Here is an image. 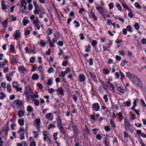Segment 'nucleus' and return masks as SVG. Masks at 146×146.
Instances as JSON below:
<instances>
[{
	"label": "nucleus",
	"mask_w": 146,
	"mask_h": 146,
	"mask_svg": "<svg viewBox=\"0 0 146 146\" xmlns=\"http://www.w3.org/2000/svg\"><path fill=\"white\" fill-rule=\"evenodd\" d=\"M132 80L138 86L140 87H141L142 86L141 82L139 79L138 78L137 76L135 75V76L133 78Z\"/></svg>",
	"instance_id": "obj_1"
},
{
	"label": "nucleus",
	"mask_w": 146,
	"mask_h": 146,
	"mask_svg": "<svg viewBox=\"0 0 146 146\" xmlns=\"http://www.w3.org/2000/svg\"><path fill=\"white\" fill-rule=\"evenodd\" d=\"M15 34L14 36L15 39L17 40L19 39L20 37V32L19 30H17L15 32Z\"/></svg>",
	"instance_id": "obj_2"
},
{
	"label": "nucleus",
	"mask_w": 146,
	"mask_h": 146,
	"mask_svg": "<svg viewBox=\"0 0 146 146\" xmlns=\"http://www.w3.org/2000/svg\"><path fill=\"white\" fill-rule=\"evenodd\" d=\"M35 126L36 127V128L39 131H40V118L37 119L35 120Z\"/></svg>",
	"instance_id": "obj_3"
},
{
	"label": "nucleus",
	"mask_w": 146,
	"mask_h": 146,
	"mask_svg": "<svg viewBox=\"0 0 146 146\" xmlns=\"http://www.w3.org/2000/svg\"><path fill=\"white\" fill-rule=\"evenodd\" d=\"M92 106L93 109L96 111H98L100 109V106L98 103L93 104Z\"/></svg>",
	"instance_id": "obj_4"
},
{
	"label": "nucleus",
	"mask_w": 146,
	"mask_h": 146,
	"mask_svg": "<svg viewBox=\"0 0 146 146\" xmlns=\"http://www.w3.org/2000/svg\"><path fill=\"white\" fill-rule=\"evenodd\" d=\"M124 125L125 128L128 130L130 129L129 123L128 120L125 118H124Z\"/></svg>",
	"instance_id": "obj_5"
},
{
	"label": "nucleus",
	"mask_w": 146,
	"mask_h": 146,
	"mask_svg": "<svg viewBox=\"0 0 146 146\" xmlns=\"http://www.w3.org/2000/svg\"><path fill=\"white\" fill-rule=\"evenodd\" d=\"M1 6L2 7V9L3 10L9 8V6L7 5H6L5 4V1L4 0H1Z\"/></svg>",
	"instance_id": "obj_6"
},
{
	"label": "nucleus",
	"mask_w": 146,
	"mask_h": 146,
	"mask_svg": "<svg viewBox=\"0 0 146 146\" xmlns=\"http://www.w3.org/2000/svg\"><path fill=\"white\" fill-rule=\"evenodd\" d=\"M126 76L132 80L133 78L135 76V75L133 74H131L129 72H127L126 73Z\"/></svg>",
	"instance_id": "obj_7"
},
{
	"label": "nucleus",
	"mask_w": 146,
	"mask_h": 146,
	"mask_svg": "<svg viewBox=\"0 0 146 146\" xmlns=\"http://www.w3.org/2000/svg\"><path fill=\"white\" fill-rule=\"evenodd\" d=\"M96 9L101 14L103 15V12L102 10H103L104 9L102 7H96Z\"/></svg>",
	"instance_id": "obj_8"
},
{
	"label": "nucleus",
	"mask_w": 146,
	"mask_h": 146,
	"mask_svg": "<svg viewBox=\"0 0 146 146\" xmlns=\"http://www.w3.org/2000/svg\"><path fill=\"white\" fill-rule=\"evenodd\" d=\"M14 102L16 104L17 106H20L22 105L23 104V103L21 101L19 100H15L14 101Z\"/></svg>",
	"instance_id": "obj_9"
},
{
	"label": "nucleus",
	"mask_w": 146,
	"mask_h": 146,
	"mask_svg": "<svg viewBox=\"0 0 146 146\" xmlns=\"http://www.w3.org/2000/svg\"><path fill=\"white\" fill-rule=\"evenodd\" d=\"M57 91L59 92L60 95L62 96H63L64 95V90L61 87L59 88L57 90Z\"/></svg>",
	"instance_id": "obj_10"
},
{
	"label": "nucleus",
	"mask_w": 146,
	"mask_h": 146,
	"mask_svg": "<svg viewBox=\"0 0 146 146\" xmlns=\"http://www.w3.org/2000/svg\"><path fill=\"white\" fill-rule=\"evenodd\" d=\"M38 76L37 74H34L32 76L31 78L33 80H36L38 79Z\"/></svg>",
	"instance_id": "obj_11"
},
{
	"label": "nucleus",
	"mask_w": 146,
	"mask_h": 146,
	"mask_svg": "<svg viewBox=\"0 0 146 146\" xmlns=\"http://www.w3.org/2000/svg\"><path fill=\"white\" fill-rule=\"evenodd\" d=\"M7 19L1 23L2 26L4 27V28H6L7 27Z\"/></svg>",
	"instance_id": "obj_12"
},
{
	"label": "nucleus",
	"mask_w": 146,
	"mask_h": 146,
	"mask_svg": "<svg viewBox=\"0 0 146 146\" xmlns=\"http://www.w3.org/2000/svg\"><path fill=\"white\" fill-rule=\"evenodd\" d=\"M24 115V112L22 110H19L18 112V115L20 117H21Z\"/></svg>",
	"instance_id": "obj_13"
},
{
	"label": "nucleus",
	"mask_w": 146,
	"mask_h": 146,
	"mask_svg": "<svg viewBox=\"0 0 146 146\" xmlns=\"http://www.w3.org/2000/svg\"><path fill=\"white\" fill-rule=\"evenodd\" d=\"M4 131V132H8L9 131V127L7 124L5 125L3 127V129L2 130Z\"/></svg>",
	"instance_id": "obj_14"
},
{
	"label": "nucleus",
	"mask_w": 146,
	"mask_h": 146,
	"mask_svg": "<svg viewBox=\"0 0 146 146\" xmlns=\"http://www.w3.org/2000/svg\"><path fill=\"white\" fill-rule=\"evenodd\" d=\"M90 15L92 18H93L95 21L97 20V19L96 16L94 12L92 11H91L90 12Z\"/></svg>",
	"instance_id": "obj_15"
},
{
	"label": "nucleus",
	"mask_w": 146,
	"mask_h": 146,
	"mask_svg": "<svg viewBox=\"0 0 146 146\" xmlns=\"http://www.w3.org/2000/svg\"><path fill=\"white\" fill-rule=\"evenodd\" d=\"M85 79V77L84 75H81L79 76V80L80 81H84Z\"/></svg>",
	"instance_id": "obj_16"
},
{
	"label": "nucleus",
	"mask_w": 146,
	"mask_h": 146,
	"mask_svg": "<svg viewBox=\"0 0 146 146\" xmlns=\"http://www.w3.org/2000/svg\"><path fill=\"white\" fill-rule=\"evenodd\" d=\"M90 74L93 80L95 82H97V80L96 78V75H93L91 72H90Z\"/></svg>",
	"instance_id": "obj_17"
},
{
	"label": "nucleus",
	"mask_w": 146,
	"mask_h": 146,
	"mask_svg": "<svg viewBox=\"0 0 146 146\" xmlns=\"http://www.w3.org/2000/svg\"><path fill=\"white\" fill-rule=\"evenodd\" d=\"M18 122L21 126H23L24 124V119H19L18 120Z\"/></svg>",
	"instance_id": "obj_18"
},
{
	"label": "nucleus",
	"mask_w": 146,
	"mask_h": 146,
	"mask_svg": "<svg viewBox=\"0 0 146 146\" xmlns=\"http://www.w3.org/2000/svg\"><path fill=\"white\" fill-rule=\"evenodd\" d=\"M33 108L30 106H29L27 107V110L29 112H32L33 111Z\"/></svg>",
	"instance_id": "obj_19"
},
{
	"label": "nucleus",
	"mask_w": 146,
	"mask_h": 146,
	"mask_svg": "<svg viewBox=\"0 0 146 146\" xmlns=\"http://www.w3.org/2000/svg\"><path fill=\"white\" fill-rule=\"evenodd\" d=\"M59 129L63 133L64 135L66 134L65 130L63 127L62 125H61L60 127H59Z\"/></svg>",
	"instance_id": "obj_20"
},
{
	"label": "nucleus",
	"mask_w": 146,
	"mask_h": 146,
	"mask_svg": "<svg viewBox=\"0 0 146 146\" xmlns=\"http://www.w3.org/2000/svg\"><path fill=\"white\" fill-rule=\"evenodd\" d=\"M126 29L128 31L131 33H132L133 32V30L132 29V27L130 25H128L127 26Z\"/></svg>",
	"instance_id": "obj_21"
},
{
	"label": "nucleus",
	"mask_w": 146,
	"mask_h": 146,
	"mask_svg": "<svg viewBox=\"0 0 146 146\" xmlns=\"http://www.w3.org/2000/svg\"><path fill=\"white\" fill-rule=\"evenodd\" d=\"M108 140V137H106L104 138V144L106 146H108V143L107 141Z\"/></svg>",
	"instance_id": "obj_22"
},
{
	"label": "nucleus",
	"mask_w": 146,
	"mask_h": 146,
	"mask_svg": "<svg viewBox=\"0 0 146 146\" xmlns=\"http://www.w3.org/2000/svg\"><path fill=\"white\" fill-rule=\"evenodd\" d=\"M48 41L50 47L54 46V42H52L49 38L48 39Z\"/></svg>",
	"instance_id": "obj_23"
},
{
	"label": "nucleus",
	"mask_w": 146,
	"mask_h": 146,
	"mask_svg": "<svg viewBox=\"0 0 146 146\" xmlns=\"http://www.w3.org/2000/svg\"><path fill=\"white\" fill-rule=\"evenodd\" d=\"M52 29L50 27L48 28L47 31V33L48 35H50L52 33Z\"/></svg>",
	"instance_id": "obj_24"
},
{
	"label": "nucleus",
	"mask_w": 146,
	"mask_h": 146,
	"mask_svg": "<svg viewBox=\"0 0 146 146\" xmlns=\"http://www.w3.org/2000/svg\"><path fill=\"white\" fill-rule=\"evenodd\" d=\"M117 90L119 92H120L122 93H124V89H123V88H122L121 87H118L117 88Z\"/></svg>",
	"instance_id": "obj_25"
},
{
	"label": "nucleus",
	"mask_w": 146,
	"mask_h": 146,
	"mask_svg": "<svg viewBox=\"0 0 146 146\" xmlns=\"http://www.w3.org/2000/svg\"><path fill=\"white\" fill-rule=\"evenodd\" d=\"M135 6L138 9H141V6L138 2H135L134 4Z\"/></svg>",
	"instance_id": "obj_26"
},
{
	"label": "nucleus",
	"mask_w": 146,
	"mask_h": 146,
	"mask_svg": "<svg viewBox=\"0 0 146 146\" xmlns=\"http://www.w3.org/2000/svg\"><path fill=\"white\" fill-rule=\"evenodd\" d=\"M123 104L124 105V106L125 107L126 106L129 107L130 106L131 104V103L130 102L128 101H127L125 103H124Z\"/></svg>",
	"instance_id": "obj_27"
},
{
	"label": "nucleus",
	"mask_w": 146,
	"mask_h": 146,
	"mask_svg": "<svg viewBox=\"0 0 146 146\" xmlns=\"http://www.w3.org/2000/svg\"><path fill=\"white\" fill-rule=\"evenodd\" d=\"M72 128L73 131L74 133H76L77 132V129L75 125L74 124L72 126Z\"/></svg>",
	"instance_id": "obj_28"
},
{
	"label": "nucleus",
	"mask_w": 146,
	"mask_h": 146,
	"mask_svg": "<svg viewBox=\"0 0 146 146\" xmlns=\"http://www.w3.org/2000/svg\"><path fill=\"white\" fill-rule=\"evenodd\" d=\"M21 8H22V7H23V10H21V12L23 13H25V10L27 9V7L26 6V5H22L21 6Z\"/></svg>",
	"instance_id": "obj_29"
},
{
	"label": "nucleus",
	"mask_w": 146,
	"mask_h": 146,
	"mask_svg": "<svg viewBox=\"0 0 146 146\" xmlns=\"http://www.w3.org/2000/svg\"><path fill=\"white\" fill-rule=\"evenodd\" d=\"M26 69L23 66H21L19 67V71H21V72H23L25 71Z\"/></svg>",
	"instance_id": "obj_30"
},
{
	"label": "nucleus",
	"mask_w": 146,
	"mask_h": 146,
	"mask_svg": "<svg viewBox=\"0 0 146 146\" xmlns=\"http://www.w3.org/2000/svg\"><path fill=\"white\" fill-rule=\"evenodd\" d=\"M110 123L111 127L114 128L115 127V125L114 123V121L112 119H111L110 121Z\"/></svg>",
	"instance_id": "obj_31"
},
{
	"label": "nucleus",
	"mask_w": 146,
	"mask_h": 146,
	"mask_svg": "<svg viewBox=\"0 0 146 146\" xmlns=\"http://www.w3.org/2000/svg\"><path fill=\"white\" fill-rule=\"evenodd\" d=\"M30 23V21H29L28 20H23V24L24 26H26L27 24L28 23Z\"/></svg>",
	"instance_id": "obj_32"
},
{
	"label": "nucleus",
	"mask_w": 146,
	"mask_h": 146,
	"mask_svg": "<svg viewBox=\"0 0 146 146\" xmlns=\"http://www.w3.org/2000/svg\"><path fill=\"white\" fill-rule=\"evenodd\" d=\"M74 24H76V25H75V27H79L80 25V24L79 23V22L78 21H77L76 20H75L74 21Z\"/></svg>",
	"instance_id": "obj_33"
},
{
	"label": "nucleus",
	"mask_w": 146,
	"mask_h": 146,
	"mask_svg": "<svg viewBox=\"0 0 146 146\" xmlns=\"http://www.w3.org/2000/svg\"><path fill=\"white\" fill-rule=\"evenodd\" d=\"M134 27L136 29L138 30L139 28V25L138 23H136L134 25Z\"/></svg>",
	"instance_id": "obj_34"
},
{
	"label": "nucleus",
	"mask_w": 146,
	"mask_h": 146,
	"mask_svg": "<svg viewBox=\"0 0 146 146\" xmlns=\"http://www.w3.org/2000/svg\"><path fill=\"white\" fill-rule=\"evenodd\" d=\"M54 71V70L52 67H50L47 70V72L49 73H50L52 72H53Z\"/></svg>",
	"instance_id": "obj_35"
},
{
	"label": "nucleus",
	"mask_w": 146,
	"mask_h": 146,
	"mask_svg": "<svg viewBox=\"0 0 146 146\" xmlns=\"http://www.w3.org/2000/svg\"><path fill=\"white\" fill-rule=\"evenodd\" d=\"M35 105L36 106H38L39 105V101L37 100H35L34 102Z\"/></svg>",
	"instance_id": "obj_36"
},
{
	"label": "nucleus",
	"mask_w": 146,
	"mask_h": 146,
	"mask_svg": "<svg viewBox=\"0 0 146 146\" xmlns=\"http://www.w3.org/2000/svg\"><path fill=\"white\" fill-rule=\"evenodd\" d=\"M11 63H15L17 62V59L14 57H12L11 59Z\"/></svg>",
	"instance_id": "obj_37"
},
{
	"label": "nucleus",
	"mask_w": 146,
	"mask_h": 146,
	"mask_svg": "<svg viewBox=\"0 0 146 146\" xmlns=\"http://www.w3.org/2000/svg\"><path fill=\"white\" fill-rule=\"evenodd\" d=\"M33 4L35 8L40 9L38 7V5L37 4L36 2V1L33 2Z\"/></svg>",
	"instance_id": "obj_38"
},
{
	"label": "nucleus",
	"mask_w": 146,
	"mask_h": 146,
	"mask_svg": "<svg viewBox=\"0 0 146 146\" xmlns=\"http://www.w3.org/2000/svg\"><path fill=\"white\" fill-rule=\"evenodd\" d=\"M119 72L120 73V74L121 75V76L120 77V79L121 80V81L122 82L123 79L124 78V75L123 74V73L121 72V70H119Z\"/></svg>",
	"instance_id": "obj_39"
},
{
	"label": "nucleus",
	"mask_w": 146,
	"mask_h": 146,
	"mask_svg": "<svg viewBox=\"0 0 146 146\" xmlns=\"http://www.w3.org/2000/svg\"><path fill=\"white\" fill-rule=\"evenodd\" d=\"M7 91L10 92L11 91V86L9 84H7Z\"/></svg>",
	"instance_id": "obj_40"
},
{
	"label": "nucleus",
	"mask_w": 146,
	"mask_h": 146,
	"mask_svg": "<svg viewBox=\"0 0 146 146\" xmlns=\"http://www.w3.org/2000/svg\"><path fill=\"white\" fill-rule=\"evenodd\" d=\"M68 62L67 60H65V61H63V62H62V66H66L67 65H68Z\"/></svg>",
	"instance_id": "obj_41"
},
{
	"label": "nucleus",
	"mask_w": 146,
	"mask_h": 146,
	"mask_svg": "<svg viewBox=\"0 0 146 146\" xmlns=\"http://www.w3.org/2000/svg\"><path fill=\"white\" fill-rule=\"evenodd\" d=\"M104 72L106 74H108L110 72L109 70L107 69L104 68L103 69Z\"/></svg>",
	"instance_id": "obj_42"
},
{
	"label": "nucleus",
	"mask_w": 146,
	"mask_h": 146,
	"mask_svg": "<svg viewBox=\"0 0 146 146\" xmlns=\"http://www.w3.org/2000/svg\"><path fill=\"white\" fill-rule=\"evenodd\" d=\"M85 131L86 132V133L88 134H89L90 131L89 129L88 128L87 126V125H85Z\"/></svg>",
	"instance_id": "obj_43"
},
{
	"label": "nucleus",
	"mask_w": 146,
	"mask_h": 146,
	"mask_svg": "<svg viewBox=\"0 0 146 146\" xmlns=\"http://www.w3.org/2000/svg\"><path fill=\"white\" fill-rule=\"evenodd\" d=\"M116 7L118 9L121 11L122 10V8L121 5L119 4H118L116 5Z\"/></svg>",
	"instance_id": "obj_44"
},
{
	"label": "nucleus",
	"mask_w": 146,
	"mask_h": 146,
	"mask_svg": "<svg viewBox=\"0 0 146 146\" xmlns=\"http://www.w3.org/2000/svg\"><path fill=\"white\" fill-rule=\"evenodd\" d=\"M72 98L74 102H76L77 101L78 99V97L76 94L73 95L72 96Z\"/></svg>",
	"instance_id": "obj_45"
},
{
	"label": "nucleus",
	"mask_w": 146,
	"mask_h": 146,
	"mask_svg": "<svg viewBox=\"0 0 146 146\" xmlns=\"http://www.w3.org/2000/svg\"><path fill=\"white\" fill-rule=\"evenodd\" d=\"M38 8H35L34 11V13L35 15H37L39 13V10L38 9Z\"/></svg>",
	"instance_id": "obj_46"
},
{
	"label": "nucleus",
	"mask_w": 146,
	"mask_h": 146,
	"mask_svg": "<svg viewBox=\"0 0 146 146\" xmlns=\"http://www.w3.org/2000/svg\"><path fill=\"white\" fill-rule=\"evenodd\" d=\"M106 44H104L103 46V48H104V51H106L107 50L108 51H109L110 50V49H108L106 47Z\"/></svg>",
	"instance_id": "obj_47"
},
{
	"label": "nucleus",
	"mask_w": 146,
	"mask_h": 146,
	"mask_svg": "<svg viewBox=\"0 0 146 146\" xmlns=\"http://www.w3.org/2000/svg\"><path fill=\"white\" fill-rule=\"evenodd\" d=\"M42 40H41L40 41V44L42 47H43L45 46V42L42 41Z\"/></svg>",
	"instance_id": "obj_48"
},
{
	"label": "nucleus",
	"mask_w": 146,
	"mask_h": 146,
	"mask_svg": "<svg viewBox=\"0 0 146 146\" xmlns=\"http://www.w3.org/2000/svg\"><path fill=\"white\" fill-rule=\"evenodd\" d=\"M97 44V42L96 40H93L92 41V44L94 47Z\"/></svg>",
	"instance_id": "obj_49"
},
{
	"label": "nucleus",
	"mask_w": 146,
	"mask_h": 146,
	"mask_svg": "<svg viewBox=\"0 0 146 146\" xmlns=\"http://www.w3.org/2000/svg\"><path fill=\"white\" fill-rule=\"evenodd\" d=\"M37 68V66L36 64H34L32 66V71L33 72L35 71Z\"/></svg>",
	"instance_id": "obj_50"
},
{
	"label": "nucleus",
	"mask_w": 146,
	"mask_h": 146,
	"mask_svg": "<svg viewBox=\"0 0 146 146\" xmlns=\"http://www.w3.org/2000/svg\"><path fill=\"white\" fill-rule=\"evenodd\" d=\"M35 60V58L34 57L32 56L31 57L30 60V62L31 63H33L34 61Z\"/></svg>",
	"instance_id": "obj_51"
},
{
	"label": "nucleus",
	"mask_w": 146,
	"mask_h": 146,
	"mask_svg": "<svg viewBox=\"0 0 146 146\" xmlns=\"http://www.w3.org/2000/svg\"><path fill=\"white\" fill-rule=\"evenodd\" d=\"M51 79H48L47 80V83L49 86H50L52 84Z\"/></svg>",
	"instance_id": "obj_52"
},
{
	"label": "nucleus",
	"mask_w": 146,
	"mask_h": 146,
	"mask_svg": "<svg viewBox=\"0 0 146 146\" xmlns=\"http://www.w3.org/2000/svg\"><path fill=\"white\" fill-rule=\"evenodd\" d=\"M25 133H23L22 134L20 135V139L21 140H22L25 138Z\"/></svg>",
	"instance_id": "obj_53"
},
{
	"label": "nucleus",
	"mask_w": 146,
	"mask_h": 146,
	"mask_svg": "<svg viewBox=\"0 0 146 146\" xmlns=\"http://www.w3.org/2000/svg\"><path fill=\"white\" fill-rule=\"evenodd\" d=\"M91 46L90 45H88L87 46V48L86 49L85 51L86 52H88L90 50Z\"/></svg>",
	"instance_id": "obj_54"
},
{
	"label": "nucleus",
	"mask_w": 146,
	"mask_h": 146,
	"mask_svg": "<svg viewBox=\"0 0 146 146\" xmlns=\"http://www.w3.org/2000/svg\"><path fill=\"white\" fill-rule=\"evenodd\" d=\"M10 50H11L12 52H13L15 50L14 46V45L12 44L11 45V48Z\"/></svg>",
	"instance_id": "obj_55"
},
{
	"label": "nucleus",
	"mask_w": 146,
	"mask_h": 146,
	"mask_svg": "<svg viewBox=\"0 0 146 146\" xmlns=\"http://www.w3.org/2000/svg\"><path fill=\"white\" fill-rule=\"evenodd\" d=\"M113 7V4L112 3H110L109 5V7L110 9H112Z\"/></svg>",
	"instance_id": "obj_56"
},
{
	"label": "nucleus",
	"mask_w": 146,
	"mask_h": 146,
	"mask_svg": "<svg viewBox=\"0 0 146 146\" xmlns=\"http://www.w3.org/2000/svg\"><path fill=\"white\" fill-rule=\"evenodd\" d=\"M35 94L33 96V97L35 98H37L39 97V96L38 94V93L36 92H35Z\"/></svg>",
	"instance_id": "obj_57"
},
{
	"label": "nucleus",
	"mask_w": 146,
	"mask_h": 146,
	"mask_svg": "<svg viewBox=\"0 0 146 146\" xmlns=\"http://www.w3.org/2000/svg\"><path fill=\"white\" fill-rule=\"evenodd\" d=\"M104 99L105 100V101L106 102H107L108 101V99L107 98V95H105L103 97Z\"/></svg>",
	"instance_id": "obj_58"
},
{
	"label": "nucleus",
	"mask_w": 146,
	"mask_h": 146,
	"mask_svg": "<svg viewBox=\"0 0 146 146\" xmlns=\"http://www.w3.org/2000/svg\"><path fill=\"white\" fill-rule=\"evenodd\" d=\"M55 127V125L52 124H50L49 125H48V129H50L52 128V127Z\"/></svg>",
	"instance_id": "obj_59"
},
{
	"label": "nucleus",
	"mask_w": 146,
	"mask_h": 146,
	"mask_svg": "<svg viewBox=\"0 0 146 146\" xmlns=\"http://www.w3.org/2000/svg\"><path fill=\"white\" fill-rule=\"evenodd\" d=\"M1 87H3L4 88H6V83L5 82L1 83Z\"/></svg>",
	"instance_id": "obj_60"
},
{
	"label": "nucleus",
	"mask_w": 146,
	"mask_h": 146,
	"mask_svg": "<svg viewBox=\"0 0 146 146\" xmlns=\"http://www.w3.org/2000/svg\"><path fill=\"white\" fill-rule=\"evenodd\" d=\"M16 126V125L15 123H13V124H11V125L10 126H11V130H14V127H15Z\"/></svg>",
	"instance_id": "obj_61"
},
{
	"label": "nucleus",
	"mask_w": 146,
	"mask_h": 146,
	"mask_svg": "<svg viewBox=\"0 0 146 146\" xmlns=\"http://www.w3.org/2000/svg\"><path fill=\"white\" fill-rule=\"evenodd\" d=\"M89 64L90 65H92L93 64V59L92 58H90L89 60Z\"/></svg>",
	"instance_id": "obj_62"
},
{
	"label": "nucleus",
	"mask_w": 146,
	"mask_h": 146,
	"mask_svg": "<svg viewBox=\"0 0 146 146\" xmlns=\"http://www.w3.org/2000/svg\"><path fill=\"white\" fill-rule=\"evenodd\" d=\"M54 92V90L53 88H51L49 90L48 92L50 94H52Z\"/></svg>",
	"instance_id": "obj_63"
},
{
	"label": "nucleus",
	"mask_w": 146,
	"mask_h": 146,
	"mask_svg": "<svg viewBox=\"0 0 146 146\" xmlns=\"http://www.w3.org/2000/svg\"><path fill=\"white\" fill-rule=\"evenodd\" d=\"M36 143L35 141H33L30 145V146H36Z\"/></svg>",
	"instance_id": "obj_64"
}]
</instances>
